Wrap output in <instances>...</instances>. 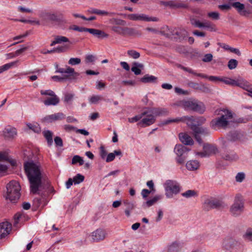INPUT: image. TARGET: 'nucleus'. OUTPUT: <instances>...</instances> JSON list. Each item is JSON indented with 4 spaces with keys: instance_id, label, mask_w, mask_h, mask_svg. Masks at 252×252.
Returning <instances> with one entry per match:
<instances>
[{
    "instance_id": "obj_52",
    "label": "nucleus",
    "mask_w": 252,
    "mask_h": 252,
    "mask_svg": "<svg viewBox=\"0 0 252 252\" xmlns=\"http://www.w3.org/2000/svg\"><path fill=\"white\" fill-rule=\"evenodd\" d=\"M54 48L55 53H61L66 52L68 48V46L67 45L59 46L57 47Z\"/></svg>"
},
{
    "instance_id": "obj_28",
    "label": "nucleus",
    "mask_w": 252,
    "mask_h": 252,
    "mask_svg": "<svg viewBox=\"0 0 252 252\" xmlns=\"http://www.w3.org/2000/svg\"><path fill=\"white\" fill-rule=\"evenodd\" d=\"M196 121L195 117L191 116H186V122L187 125L190 127V128L193 131L194 130V127H197L198 126L196 122H194Z\"/></svg>"
},
{
    "instance_id": "obj_40",
    "label": "nucleus",
    "mask_w": 252,
    "mask_h": 252,
    "mask_svg": "<svg viewBox=\"0 0 252 252\" xmlns=\"http://www.w3.org/2000/svg\"><path fill=\"white\" fill-rule=\"evenodd\" d=\"M181 195L182 196L189 198L192 197H196L197 196V192L194 190L189 189L185 191V192L182 193Z\"/></svg>"
},
{
    "instance_id": "obj_37",
    "label": "nucleus",
    "mask_w": 252,
    "mask_h": 252,
    "mask_svg": "<svg viewBox=\"0 0 252 252\" xmlns=\"http://www.w3.org/2000/svg\"><path fill=\"white\" fill-rule=\"evenodd\" d=\"M162 196L161 195H156L152 199L147 200L144 203V205H146L147 207H149L153 205L157 201L162 199Z\"/></svg>"
},
{
    "instance_id": "obj_34",
    "label": "nucleus",
    "mask_w": 252,
    "mask_h": 252,
    "mask_svg": "<svg viewBox=\"0 0 252 252\" xmlns=\"http://www.w3.org/2000/svg\"><path fill=\"white\" fill-rule=\"evenodd\" d=\"M194 129L193 132L199 135L202 134L206 136L210 133L209 129L206 127L198 126L197 127H194Z\"/></svg>"
},
{
    "instance_id": "obj_57",
    "label": "nucleus",
    "mask_w": 252,
    "mask_h": 252,
    "mask_svg": "<svg viewBox=\"0 0 252 252\" xmlns=\"http://www.w3.org/2000/svg\"><path fill=\"white\" fill-rule=\"evenodd\" d=\"M81 63V59L78 58H71L68 61V63L72 65L79 64Z\"/></svg>"
},
{
    "instance_id": "obj_43",
    "label": "nucleus",
    "mask_w": 252,
    "mask_h": 252,
    "mask_svg": "<svg viewBox=\"0 0 252 252\" xmlns=\"http://www.w3.org/2000/svg\"><path fill=\"white\" fill-rule=\"evenodd\" d=\"M27 126L30 129L32 130L35 133H39L41 131L40 126L37 123H28L27 124Z\"/></svg>"
},
{
    "instance_id": "obj_50",
    "label": "nucleus",
    "mask_w": 252,
    "mask_h": 252,
    "mask_svg": "<svg viewBox=\"0 0 252 252\" xmlns=\"http://www.w3.org/2000/svg\"><path fill=\"white\" fill-rule=\"evenodd\" d=\"M56 40L57 44H61L63 42H69V39L65 36L61 35H57L55 37Z\"/></svg>"
},
{
    "instance_id": "obj_9",
    "label": "nucleus",
    "mask_w": 252,
    "mask_h": 252,
    "mask_svg": "<svg viewBox=\"0 0 252 252\" xmlns=\"http://www.w3.org/2000/svg\"><path fill=\"white\" fill-rule=\"evenodd\" d=\"M223 207V203L216 199H207L203 204V208L206 211L213 209H220Z\"/></svg>"
},
{
    "instance_id": "obj_10",
    "label": "nucleus",
    "mask_w": 252,
    "mask_h": 252,
    "mask_svg": "<svg viewBox=\"0 0 252 252\" xmlns=\"http://www.w3.org/2000/svg\"><path fill=\"white\" fill-rule=\"evenodd\" d=\"M128 19L132 21H144L147 22H158L159 19L155 17H149L144 14H130L127 15Z\"/></svg>"
},
{
    "instance_id": "obj_51",
    "label": "nucleus",
    "mask_w": 252,
    "mask_h": 252,
    "mask_svg": "<svg viewBox=\"0 0 252 252\" xmlns=\"http://www.w3.org/2000/svg\"><path fill=\"white\" fill-rule=\"evenodd\" d=\"M238 61L235 59H230L228 62V67L232 70L235 68L238 65Z\"/></svg>"
},
{
    "instance_id": "obj_4",
    "label": "nucleus",
    "mask_w": 252,
    "mask_h": 252,
    "mask_svg": "<svg viewBox=\"0 0 252 252\" xmlns=\"http://www.w3.org/2000/svg\"><path fill=\"white\" fill-rule=\"evenodd\" d=\"M182 105L185 110L192 111L200 114H203L206 110L204 103L195 98L183 100Z\"/></svg>"
},
{
    "instance_id": "obj_59",
    "label": "nucleus",
    "mask_w": 252,
    "mask_h": 252,
    "mask_svg": "<svg viewBox=\"0 0 252 252\" xmlns=\"http://www.w3.org/2000/svg\"><path fill=\"white\" fill-rule=\"evenodd\" d=\"M40 94L41 95H49V96H54V94H55V93L54 92L51 90H41L40 91Z\"/></svg>"
},
{
    "instance_id": "obj_44",
    "label": "nucleus",
    "mask_w": 252,
    "mask_h": 252,
    "mask_svg": "<svg viewBox=\"0 0 252 252\" xmlns=\"http://www.w3.org/2000/svg\"><path fill=\"white\" fill-rule=\"evenodd\" d=\"M220 81L223 82L226 85L235 86L236 80L229 77H221Z\"/></svg>"
},
{
    "instance_id": "obj_56",
    "label": "nucleus",
    "mask_w": 252,
    "mask_h": 252,
    "mask_svg": "<svg viewBox=\"0 0 252 252\" xmlns=\"http://www.w3.org/2000/svg\"><path fill=\"white\" fill-rule=\"evenodd\" d=\"M69 29L79 32H86L88 28L83 27H79L76 25H73L72 27H70Z\"/></svg>"
},
{
    "instance_id": "obj_27",
    "label": "nucleus",
    "mask_w": 252,
    "mask_h": 252,
    "mask_svg": "<svg viewBox=\"0 0 252 252\" xmlns=\"http://www.w3.org/2000/svg\"><path fill=\"white\" fill-rule=\"evenodd\" d=\"M88 11L90 13L95 14L99 15H109L112 16L116 14L114 12H108L104 10H101L94 8L89 9Z\"/></svg>"
},
{
    "instance_id": "obj_17",
    "label": "nucleus",
    "mask_w": 252,
    "mask_h": 252,
    "mask_svg": "<svg viewBox=\"0 0 252 252\" xmlns=\"http://www.w3.org/2000/svg\"><path fill=\"white\" fill-rule=\"evenodd\" d=\"M221 157L223 159L229 161H236L239 158L238 156L233 151H225Z\"/></svg>"
},
{
    "instance_id": "obj_18",
    "label": "nucleus",
    "mask_w": 252,
    "mask_h": 252,
    "mask_svg": "<svg viewBox=\"0 0 252 252\" xmlns=\"http://www.w3.org/2000/svg\"><path fill=\"white\" fill-rule=\"evenodd\" d=\"M92 239L94 242L103 240L105 237V231L101 229H97L92 233Z\"/></svg>"
},
{
    "instance_id": "obj_46",
    "label": "nucleus",
    "mask_w": 252,
    "mask_h": 252,
    "mask_svg": "<svg viewBox=\"0 0 252 252\" xmlns=\"http://www.w3.org/2000/svg\"><path fill=\"white\" fill-rule=\"evenodd\" d=\"M71 163L72 164H75L77 163H78L79 165H82L84 163V161L82 157L76 155L73 157Z\"/></svg>"
},
{
    "instance_id": "obj_35",
    "label": "nucleus",
    "mask_w": 252,
    "mask_h": 252,
    "mask_svg": "<svg viewBox=\"0 0 252 252\" xmlns=\"http://www.w3.org/2000/svg\"><path fill=\"white\" fill-rule=\"evenodd\" d=\"M188 85L189 87L192 88L196 90H201L203 92H207L209 90V89L207 87H206L204 86L200 87L198 83L193 82H189L188 83Z\"/></svg>"
},
{
    "instance_id": "obj_54",
    "label": "nucleus",
    "mask_w": 252,
    "mask_h": 252,
    "mask_svg": "<svg viewBox=\"0 0 252 252\" xmlns=\"http://www.w3.org/2000/svg\"><path fill=\"white\" fill-rule=\"evenodd\" d=\"M127 54L133 59H136L139 58L140 53L135 50H131L127 51Z\"/></svg>"
},
{
    "instance_id": "obj_61",
    "label": "nucleus",
    "mask_w": 252,
    "mask_h": 252,
    "mask_svg": "<svg viewBox=\"0 0 252 252\" xmlns=\"http://www.w3.org/2000/svg\"><path fill=\"white\" fill-rule=\"evenodd\" d=\"M245 175L244 173L239 172L236 175L235 177L236 181L238 182H242L245 179Z\"/></svg>"
},
{
    "instance_id": "obj_6",
    "label": "nucleus",
    "mask_w": 252,
    "mask_h": 252,
    "mask_svg": "<svg viewBox=\"0 0 252 252\" xmlns=\"http://www.w3.org/2000/svg\"><path fill=\"white\" fill-rule=\"evenodd\" d=\"M163 186L165 189V195L168 198H172L174 194H177L181 191V186L175 180H168L166 181Z\"/></svg>"
},
{
    "instance_id": "obj_2",
    "label": "nucleus",
    "mask_w": 252,
    "mask_h": 252,
    "mask_svg": "<svg viewBox=\"0 0 252 252\" xmlns=\"http://www.w3.org/2000/svg\"><path fill=\"white\" fill-rule=\"evenodd\" d=\"M109 22L112 26L111 30L114 32L125 36L137 35L140 36L141 32L133 28L122 27L120 26H124L126 25V21L117 18H112L109 20Z\"/></svg>"
},
{
    "instance_id": "obj_29",
    "label": "nucleus",
    "mask_w": 252,
    "mask_h": 252,
    "mask_svg": "<svg viewBox=\"0 0 252 252\" xmlns=\"http://www.w3.org/2000/svg\"><path fill=\"white\" fill-rule=\"evenodd\" d=\"M148 110L146 111L149 112V113H150L152 115H154L155 116H160L166 115L167 113V111L166 109L164 108H153V109H149L147 108Z\"/></svg>"
},
{
    "instance_id": "obj_45",
    "label": "nucleus",
    "mask_w": 252,
    "mask_h": 252,
    "mask_svg": "<svg viewBox=\"0 0 252 252\" xmlns=\"http://www.w3.org/2000/svg\"><path fill=\"white\" fill-rule=\"evenodd\" d=\"M243 238L245 240L252 241V228L249 227L246 230V232L243 235Z\"/></svg>"
},
{
    "instance_id": "obj_14",
    "label": "nucleus",
    "mask_w": 252,
    "mask_h": 252,
    "mask_svg": "<svg viewBox=\"0 0 252 252\" xmlns=\"http://www.w3.org/2000/svg\"><path fill=\"white\" fill-rule=\"evenodd\" d=\"M65 117L64 115L62 113L59 112L52 115H49L42 119V121L46 123H52L56 121L61 120L64 119Z\"/></svg>"
},
{
    "instance_id": "obj_21",
    "label": "nucleus",
    "mask_w": 252,
    "mask_h": 252,
    "mask_svg": "<svg viewBox=\"0 0 252 252\" xmlns=\"http://www.w3.org/2000/svg\"><path fill=\"white\" fill-rule=\"evenodd\" d=\"M146 116L147 118H143L139 123L143 127L153 124L156 121L153 115L148 113Z\"/></svg>"
},
{
    "instance_id": "obj_39",
    "label": "nucleus",
    "mask_w": 252,
    "mask_h": 252,
    "mask_svg": "<svg viewBox=\"0 0 252 252\" xmlns=\"http://www.w3.org/2000/svg\"><path fill=\"white\" fill-rule=\"evenodd\" d=\"M18 62L19 61L17 60L16 61L5 64L0 66V74L6 70H8L9 68L16 65L18 63Z\"/></svg>"
},
{
    "instance_id": "obj_36",
    "label": "nucleus",
    "mask_w": 252,
    "mask_h": 252,
    "mask_svg": "<svg viewBox=\"0 0 252 252\" xmlns=\"http://www.w3.org/2000/svg\"><path fill=\"white\" fill-rule=\"evenodd\" d=\"M185 123L186 122V116L182 117H178L175 119H169L165 120L162 122V125H168L171 123H179V122Z\"/></svg>"
},
{
    "instance_id": "obj_5",
    "label": "nucleus",
    "mask_w": 252,
    "mask_h": 252,
    "mask_svg": "<svg viewBox=\"0 0 252 252\" xmlns=\"http://www.w3.org/2000/svg\"><path fill=\"white\" fill-rule=\"evenodd\" d=\"M7 195L6 199L15 202L18 200L20 196V191L21 187L19 183L16 181H11L6 186Z\"/></svg>"
},
{
    "instance_id": "obj_15",
    "label": "nucleus",
    "mask_w": 252,
    "mask_h": 252,
    "mask_svg": "<svg viewBox=\"0 0 252 252\" xmlns=\"http://www.w3.org/2000/svg\"><path fill=\"white\" fill-rule=\"evenodd\" d=\"M235 86L239 87L247 92L251 90L252 88V84L241 78L236 80Z\"/></svg>"
},
{
    "instance_id": "obj_53",
    "label": "nucleus",
    "mask_w": 252,
    "mask_h": 252,
    "mask_svg": "<svg viewBox=\"0 0 252 252\" xmlns=\"http://www.w3.org/2000/svg\"><path fill=\"white\" fill-rule=\"evenodd\" d=\"M190 21L191 24L194 26L195 27L202 28L203 27V23H201L199 20H197L194 18L191 19L190 20Z\"/></svg>"
},
{
    "instance_id": "obj_62",
    "label": "nucleus",
    "mask_w": 252,
    "mask_h": 252,
    "mask_svg": "<svg viewBox=\"0 0 252 252\" xmlns=\"http://www.w3.org/2000/svg\"><path fill=\"white\" fill-rule=\"evenodd\" d=\"M213 59V55L212 54H207L204 56L202 59V61L205 63H208L211 62Z\"/></svg>"
},
{
    "instance_id": "obj_64",
    "label": "nucleus",
    "mask_w": 252,
    "mask_h": 252,
    "mask_svg": "<svg viewBox=\"0 0 252 252\" xmlns=\"http://www.w3.org/2000/svg\"><path fill=\"white\" fill-rule=\"evenodd\" d=\"M187 34V32L185 30H180L179 31H176L174 34L178 36L180 38H184Z\"/></svg>"
},
{
    "instance_id": "obj_22",
    "label": "nucleus",
    "mask_w": 252,
    "mask_h": 252,
    "mask_svg": "<svg viewBox=\"0 0 252 252\" xmlns=\"http://www.w3.org/2000/svg\"><path fill=\"white\" fill-rule=\"evenodd\" d=\"M183 247V244L175 241L169 246L167 252H181Z\"/></svg>"
},
{
    "instance_id": "obj_58",
    "label": "nucleus",
    "mask_w": 252,
    "mask_h": 252,
    "mask_svg": "<svg viewBox=\"0 0 252 252\" xmlns=\"http://www.w3.org/2000/svg\"><path fill=\"white\" fill-rule=\"evenodd\" d=\"M208 16L214 20H218L220 18V14L217 12H209Z\"/></svg>"
},
{
    "instance_id": "obj_8",
    "label": "nucleus",
    "mask_w": 252,
    "mask_h": 252,
    "mask_svg": "<svg viewBox=\"0 0 252 252\" xmlns=\"http://www.w3.org/2000/svg\"><path fill=\"white\" fill-rule=\"evenodd\" d=\"M189 151V149L181 144L175 146L174 151L177 156L176 160L179 164H183L185 163Z\"/></svg>"
},
{
    "instance_id": "obj_38",
    "label": "nucleus",
    "mask_w": 252,
    "mask_h": 252,
    "mask_svg": "<svg viewBox=\"0 0 252 252\" xmlns=\"http://www.w3.org/2000/svg\"><path fill=\"white\" fill-rule=\"evenodd\" d=\"M149 113V112L144 111L141 114L135 116L132 118H129L128 119V121L130 123H133L138 122L140 120L143 116H146Z\"/></svg>"
},
{
    "instance_id": "obj_30",
    "label": "nucleus",
    "mask_w": 252,
    "mask_h": 252,
    "mask_svg": "<svg viewBox=\"0 0 252 252\" xmlns=\"http://www.w3.org/2000/svg\"><path fill=\"white\" fill-rule=\"evenodd\" d=\"M199 166V162L197 160H191L188 161L186 163L187 168L191 171H194L197 169Z\"/></svg>"
},
{
    "instance_id": "obj_12",
    "label": "nucleus",
    "mask_w": 252,
    "mask_h": 252,
    "mask_svg": "<svg viewBox=\"0 0 252 252\" xmlns=\"http://www.w3.org/2000/svg\"><path fill=\"white\" fill-rule=\"evenodd\" d=\"M238 242L232 237L227 236L222 241L221 244L222 248L225 251H230L236 247Z\"/></svg>"
},
{
    "instance_id": "obj_41",
    "label": "nucleus",
    "mask_w": 252,
    "mask_h": 252,
    "mask_svg": "<svg viewBox=\"0 0 252 252\" xmlns=\"http://www.w3.org/2000/svg\"><path fill=\"white\" fill-rule=\"evenodd\" d=\"M28 49V47L25 45H22L20 49L16 50L15 53H11L9 54H7V56L12 55V57H16L21 54H22L24 52L27 50Z\"/></svg>"
},
{
    "instance_id": "obj_49",
    "label": "nucleus",
    "mask_w": 252,
    "mask_h": 252,
    "mask_svg": "<svg viewBox=\"0 0 252 252\" xmlns=\"http://www.w3.org/2000/svg\"><path fill=\"white\" fill-rule=\"evenodd\" d=\"M84 179V176L80 174H77L73 178L74 184H79L83 182Z\"/></svg>"
},
{
    "instance_id": "obj_55",
    "label": "nucleus",
    "mask_w": 252,
    "mask_h": 252,
    "mask_svg": "<svg viewBox=\"0 0 252 252\" xmlns=\"http://www.w3.org/2000/svg\"><path fill=\"white\" fill-rule=\"evenodd\" d=\"M101 99L102 97L100 95H93L90 98L89 101L90 103L95 104Z\"/></svg>"
},
{
    "instance_id": "obj_7",
    "label": "nucleus",
    "mask_w": 252,
    "mask_h": 252,
    "mask_svg": "<svg viewBox=\"0 0 252 252\" xmlns=\"http://www.w3.org/2000/svg\"><path fill=\"white\" fill-rule=\"evenodd\" d=\"M244 209V200L243 196L237 194L235 197L234 203L231 206L230 211L234 216H238L241 214Z\"/></svg>"
},
{
    "instance_id": "obj_42",
    "label": "nucleus",
    "mask_w": 252,
    "mask_h": 252,
    "mask_svg": "<svg viewBox=\"0 0 252 252\" xmlns=\"http://www.w3.org/2000/svg\"><path fill=\"white\" fill-rule=\"evenodd\" d=\"M44 136L47 140L49 146H51L53 143V133L50 130H46L43 132Z\"/></svg>"
},
{
    "instance_id": "obj_24",
    "label": "nucleus",
    "mask_w": 252,
    "mask_h": 252,
    "mask_svg": "<svg viewBox=\"0 0 252 252\" xmlns=\"http://www.w3.org/2000/svg\"><path fill=\"white\" fill-rule=\"evenodd\" d=\"M3 134L5 137L14 138L17 135L16 129L14 127L8 126L5 128L3 130Z\"/></svg>"
},
{
    "instance_id": "obj_11",
    "label": "nucleus",
    "mask_w": 252,
    "mask_h": 252,
    "mask_svg": "<svg viewBox=\"0 0 252 252\" xmlns=\"http://www.w3.org/2000/svg\"><path fill=\"white\" fill-rule=\"evenodd\" d=\"M177 66L178 68H180L185 71L191 73L193 75H195L196 76H199V77H200L202 78H208L209 80H210L211 81H220V79H221V77H217V76H210L209 77H208L206 75H205L204 74L197 73L195 72L194 71H193L192 69H191L190 68L185 67L181 64H178L177 65Z\"/></svg>"
},
{
    "instance_id": "obj_31",
    "label": "nucleus",
    "mask_w": 252,
    "mask_h": 252,
    "mask_svg": "<svg viewBox=\"0 0 252 252\" xmlns=\"http://www.w3.org/2000/svg\"><path fill=\"white\" fill-rule=\"evenodd\" d=\"M143 67L144 65L142 63L137 62H134L132 63V66L131 68V70L132 72H134L135 75H138L141 73V69H143Z\"/></svg>"
},
{
    "instance_id": "obj_33",
    "label": "nucleus",
    "mask_w": 252,
    "mask_h": 252,
    "mask_svg": "<svg viewBox=\"0 0 252 252\" xmlns=\"http://www.w3.org/2000/svg\"><path fill=\"white\" fill-rule=\"evenodd\" d=\"M231 6L235 8L238 13L242 16L243 13L245 9V5L239 1L234 2L231 4Z\"/></svg>"
},
{
    "instance_id": "obj_1",
    "label": "nucleus",
    "mask_w": 252,
    "mask_h": 252,
    "mask_svg": "<svg viewBox=\"0 0 252 252\" xmlns=\"http://www.w3.org/2000/svg\"><path fill=\"white\" fill-rule=\"evenodd\" d=\"M24 168L30 183V191L33 194H36L42 185V167L40 164L32 160L25 162Z\"/></svg>"
},
{
    "instance_id": "obj_32",
    "label": "nucleus",
    "mask_w": 252,
    "mask_h": 252,
    "mask_svg": "<svg viewBox=\"0 0 252 252\" xmlns=\"http://www.w3.org/2000/svg\"><path fill=\"white\" fill-rule=\"evenodd\" d=\"M245 135L243 132L235 131L230 133V139L232 141L241 140L244 138Z\"/></svg>"
},
{
    "instance_id": "obj_16",
    "label": "nucleus",
    "mask_w": 252,
    "mask_h": 252,
    "mask_svg": "<svg viewBox=\"0 0 252 252\" xmlns=\"http://www.w3.org/2000/svg\"><path fill=\"white\" fill-rule=\"evenodd\" d=\"M46 19L52 22H56L58 23H66L65 20L63 18V14H61L60 17L58 16L56 14L47 13L45 15Z\"/></svg>"
},
{
    "instance_id": "obj_13",
    "label": "nucleus",
    "mask_w": 252,
    "mask_h": 252,
    "mask_svg": "<svg viewBox=\"0 0 252 252\" xmlns=\"http://www.w3.org/2000/svg\"><path fill=\"white\" fill-rule=\"evenodd\" d=\"M11 224L7 221L0 223V239L7 236L11 230Z\"/></svg>"
},
{
    "instance_id": "obj_20",
    "label": "nucleus",
    "mask_w": 252,
    "mask_h": 252,
    "mask_svg": "<svg viewBox=\"0 0 252 252\" xmlns=\"http://www.w3.org/2000/svg\"><path fill=\"white\" fill-rule=\"evenodd\" d=\"M179 138L181 142L186 145H192L194 143L192 138L187 133H180Z\"/></svg>"
},
{
    "instance_id": "obj_48",
    "label": "nucleus",
    "mask_w": 252,
    "mask_h": 252,
    "mask_svg": "<svg viewBox=\"0 0 252 252\" xmlns=\"http://www.w3.org/2000/svg\"><path fill=\"white\" fill-rule=\"evenodd\" d=\"M56 72H59L62 74H64V73H74V69L69 66L67 67L66 69L59 68L56 70Z\"/></svg>"
},
{
    "instance_id": "obj_26",
    "label": "nucleus",
    "mask_w": 252,
    "mask_h": 252,
    "mask_svg": "<svg viewBox=\"0 0 252 252\" xmlns=\"http://www.w3.org/2000/svg\"><path fill=\"white\" fill-rule=\"evenodd\" d=\"M157 77L147 74L140 79V81L143 83H155L157 82Z\"/></svg>"
},
{
    "instance_id": "obj_25",
    "label": "nucleus",
    "mask_w": 252,
    "mask_h": 252,
    "mask_svg": "<svg viewBox=\"0 0 252 252\" xmlns=\"http://www.w3.org/2000/svg\"><path fill=\"white\" fill-rule=\"evenodd\" d=\"M203 150L206 152L208 157L215 154L218 151L216 146L209 144H205L203 145Z\"/></svg>"
},
{
    "instance_id": "obj_63",
    "label": "nucleus",
    "mask_w": 252,
    "mask_h": 252,
    "mask_svg": "<svg viewBox=\"0 0 252 252\" xmlns=\"http://www.w3.org/2000/svg\"><path fill=\"white\" fill-rule=\"evenodd\" d=\"M124 85H128L130 86H134L136 84V82L134 80H124L122 82Z\"/></svg>"
},
{
    "instance_id": "obj_47",
    "label": "nucleus",
    "mask_w": 252,
    "mask_h": 252,
    "mask_svg": "<svg viewBox=\"0 0 252 252\" xmlns=\"http://www.w3.org/2000/svg\"><path fill=\"white\" fill-rule=\"evenodd\" d=\"M203 28H207L211 32H214L216 31V26L215 25L212 24L210 22L206 21L203 23Z\"/></svg>"
},
{
    "instance_id": "obj_3",
    "label": "nucleus",
    "mask_w": 252,
    "mask_h": 252,
    "mask_svg": "<svg viewBox=\"0 0 252 252\" xmlns=\"http://www.w3.org/2000/svg\"><path fill=\"white\" fill-rule=\"evenodd\" d=\"M222 112L220 117L213 119L210 126L213 129L217 130L220 128H225L229 125V120L233 118L232 113L227 109H221Z\"/></svg>"
},
{
    "instance_id": "obj_19",
    "label": "nucleus",
    "mask_w": 252,
    "mask_h": 252,
    "mask_svg": "<svg viewBox=\"0 0 252 252\" xmlns=\"http://www.w3.org/2000/svg\"><path fill=\"white\" fill-rule=\"evenodd\" d=\"M87 32L99 38H107L109 36L107 33L98 29L88 28Z\"/></svg>"
},
{
    "instance_id": "obj_60",
    "label": "nucleus",
    "mask_w": 252,
    "mask_h": 252,
    "mask_svg": "<svg viewBox=\"0 0 252 252\" xmlns=\"http://www.w3.org/2000/svg\"><path fill=\"white\" fill-rule=\"evenodd\" d=\"M196 121L194 122L197 123V125L198 126H200L203 124L206 121V119L203 117H195Z\"/></svg>"
},
{
    "instance_id": "obj_23",
    "label": "nucleus",
    "mask_w": 252,
    "mask_h": 252,
    "mask_svg": "<svg viewBox=\"0 0 252 252\" xmlns=\"http://www.w3.org/2000/svg\"><path fill=\"white\" fill-rule=\"evenodd\" d=\"M59 102L60 98L56 94L54 96H51V97L47 98L43 101V103L46 106L57 105Z\"/></svg>"
}]
</instances>
